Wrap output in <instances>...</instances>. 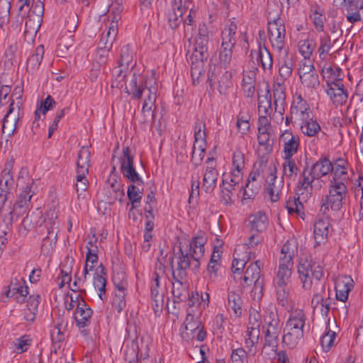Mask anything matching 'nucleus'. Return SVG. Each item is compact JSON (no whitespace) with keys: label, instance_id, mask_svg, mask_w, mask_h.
Returning a JSON list of instances; mask_svg holds the SVG:
<instances>
[{"label":"nucleus","instance_id":"1","mask_svg":"<svg viewBox=\"0 0 363 363\" xmlns=\"http://www.w3.org/2000/svg\"><path fill=\"white\" fill-rule=\"evenodd\" d=\"M333 170V165L328 158L320 159L310 169L306 164L297 184V194L303 195V198L306 195H311L314 180L327 175Z\"/></svg>","mask_w":363,"mask_h":363},{"label":"nucleus","instance_id":"2","mask_svg":"<svg viewBox=\"0 0 363 363\" xmlns=\"http://www.w3.org/2000/svg\"><path fill=\"white\" fill-rule=\"evenodd\" d=\"M297 271L302 287L305 290L313 289L314 291L320 285H325L324 282L320 281L323 276V267L313 262L311 258L301 259Z\"/></svg>","mask_w":363,"mask_h":363},{"label":"nucleus","instance_id":"3","mask_svg":"<svg viewBox=\"0 0 363 363\" xmlns=\"http://www.w3.org/2000/svg\"><path fill=\"white\" fill-rule=\"evenodd\" d=\"M36 188L37 186L33 179L30 183L27 184L18 195L12 209L4 219L6 223V228L9 231L11 230L13 220H18L27 211L30 199L34 195Z\"/></svg>","mask_w":363,"mask_h":363},{"label":"nucleus","instance_id":"4","mask_svg":"<svg viewBox=\"0 0 363 363\" xmlns=\"http://www.w3.org/2000/svg\"><path fill=\"white\" fill-rule=\"evenodd\" d=\"M264 345L277 348L279 336L282 330V324L276 311H267L264 318Z\"/></svg>","mask_w":363,"mask_h":363},{"label":"nucleus","instance_id":"5","mask_svg":"<svg viewBox=\"0 0 363 363\" xmlns=\"http://www.w3.org/2000/svg\"><path fill=\"white\" fill-rule=\"evenodd\" d=\"M193 261V255L190 254L187 249L184 250L183 247L179 246L177 252L174 251L170 262L172 277L185 279L187 276V269L191 267L193 271H197L198 269H194Z\"/></svg>","mask_w":363,"mask_h":363},{"label":"nucleus","instance_id":"6","mask_svg":"<svg viewBox=\"0 0 363 363\" xmlns=\"http://www.w3.org/2000/svg\"><path fill=\"white\" fill-rule=\"evenodd\" d=\"M347 194V187L342 182H337L335 178L331 180L329 194L322 199L320 211L325 214L329 205L333 211H339L342 206V200Z\"/></svg>","mask_w":363,"mask_h":363},{"label":"nucleus","instance_id":"7","mask_svg":"<svg viewBox=\"0 0 363 363\" xmlns=\"http://www.w3.org/2000/svg\"><path fill=\"white\" fill-rule=\"evenodd\" d=\"M252 284H254V286L251 291V296L254 300H260L263 295L264 280L261 278V269L258 260L247 267L241 284L243 287H246Z\"/></svg>","mask_w":363,"mask_h":363},{"label":"nucleus","instance_id":"8","mask_svg":"<svg viewBox=\"0 0 363 363\" xmlns=\"http://www.w3.org/2000/svg\"><path fill=\"white\" fill-rule=\"evenodd\" d=\"M43 13L44 8L41 6L39 0L33 9H29L24 31L25 39L28 43L33 41V38L41 26Z\"/></svg>","mask_w":363,"mask_h":363},{"label":"nucleus","instance_id":"9","mask_svg":"<svg viewBox=\"0 0 363 363\" xmlns=\"http://www.w3.org/2000/svg\"><path fill=\"white\" fill-rule=\"evenodd\" d=\"M268 21L269 38L273 48L278 51H281L285 45V26L282 19L279 17L272 18Z\"/></svg>","mask_w":363,"mask_h":363},{"label":"nucleus","instance_id":"10","mask_svg":"<svg viewBox=\"0 0 363 363\" xmlns=\"http://www.w3.org/2000/svg\"><path fill=\"white\" fill-rule=\"evenodd\" d=\"M121 172L123 176L130 182L138 185H143V180L136 172L134 167V155L131 154L128 147L123 150V155L121 157Z\"/></svg>","mask_w":363,"mask_h":363},{"label":"nucleus","instance_id":"11","mask_svg":"<svg viewBox=\"0 0 363 363\" xmlns=\"http://www.w3.org/2000/svg\"><path fill=\"white\" fill-rule=\"evenodd\" d=\"M232 73L220 67L213 65L208 72V79L210 86L218 83V91L221 94H225L227 89L232 86Z\"/></svg>","mask_w":363,"mask_h":363},{"label":"nucleus","instance_id":"12","mask_svg":"<svg viewBox=\"0 0 363 363\" xmlns=\"http://www.w3.org/2000/svg\"><path fill=\"white\" fill-rule=\"evenodd\" d=\"M59 221L57 219H48L45 221L47 236L43 239L41 250L45 255H49L57 242V236L59 231Z\"/></svg>","mask_w":363,"mask_h":363},{"label":"nucleus","instance_id":"13","mask_svg":"<svg viewBox=\"0 0 363 363\" xmlns=\"http://www.w3.org/2000/svg\"><path fill=\"white\" fill-rule=\"evenodd\" d=\"M207 238L205 233L199 232V233L193 238L189 245L186 246L188 252L193 255L194 257V269H199L200 267L199 259L203 256L205 252L204 245Z\"/></svg>","mask_w":363,"mask_h":363},{"label":"nucleus","instance_id":"14","mask_svg":"<svg viewBox=\"0 0 363 363\" xmlns=\"http://www.w3.org/2000/svg\"><path fill=\"white\" fill-rule=\"evenodd\" d=\"M325 292V285H320L313 291V296L311 300V306L313 311L320 312L322 316H328L330 310L331 299L330 297L325 298L323 294Z\"/></svg>","mask_w":363,"mask_h":363},{"label":"nucleus","instance_id":"15","mask_svg":"<svg viewBox=\"0 0 363 363\" xmlns=\"http://www.w3.org/2000/svg\"><path fill=\"white\" fill-rule=\"evenodd\" d=\"M297 252V245L295 240H287L281 249L279 258V267L293 269L294 257Z\"/></svg>","mask_w":363,"mask_h":363},{"label":"nucleus","instance_id":"16","mask_svg":"<svg viewBox=\"0 0 363 363\" xmlns=\"http://www.w3.org/2000/svg\"><path fill=\"white\" fill-rule=\"evenodd\" d=\"M325 91L335 106L342 105L347 101V94L341 80L327 83Z\"/></svg>","mask_w":363,"mask_h":363},{"label":"nucleus","instance_id":"17","mask_svg":"<svg viewBox=\"0 0 363 363\" xmlns=\"http://www.w3.org/2000/svg\"><path fill=\"white\" fill-rule=\"evenodd\" d=\"M92 314L93 311L83 299L78 301L74 318L79 329L84 328L90 324Z\"/></svg>","mask_w":363,"mask_h":363},{"label":"nucleus","instance_id":"18","mask_svg":"<svg viewBox=\"0 0 363 363\" xmlns=\"http://www.w3.org/2000/svg\"><path fill=\"white\" fill-rule=\"evenodd\" d=\"M13 101L9 105V109L3 119L2 132L11 137L18 128V113H13Z\"/></svg>","mask_w":363,"mask_h":363},{"label":"nucleus","instance_id":"19","mask_svg":"<svg viewBox=\"0 0 363 363\" xmlns=\"http://www.w3.org/2000/svg\"><path fill=\"white\" fill-rule=\"evenodd\" d=\"M208 37L197 36L195 40L194 51L187 54L188 59L207 60L209 54L208 52Z\"/></svg>","mask_w":363,"mask_h":363},{"label":"nucleus","instance_id":"20","mask_svg":"<svg viewBox=\"0 0 363 363\" xmlns=\"http://www.w3.org/2000/svg\"><path fill=\"white\" fill-rule=\"evenodd\" d=\"M354 287V281L351 277L345 276L337 279L335 283L336 298L337 300L345 303L347 300L349 292Z\"/></svg>","mask_w":363,"mask_h":363},{"label":"nucleus","instance_id":"21","mask_svg":"<svg viewBox=\"0 0 363 363\" xmlns=\"http://www.w3.org/2000/svg\"><path fill=\"white\" fill-rule=\"evenodd\" d=\"M330 223L327 218H319L314 224L313 235L316 245L325 244L328 240Z\"/></svg>","mask_w":363,"mask_h":363},{"label":"nucleus","instance_id":"22","mask_svg":"<svg viewBox=\"0 0 363 363\" xmlns=\"http://www.w3.org/2000/svg\"><path fill=\"white\" fill-rule=\"evenodd\" d=\"M280 140L284 143V157H293L299 146V138L294 135L291 132H285L281 135Z\"/></svg>","mask_w":363,"mask_h":363},{"label":"nucleus","instance_id":"23","mask_svg":"<svg viewBox=\"0 0 363 363\" xmlns=\"http://www.w3.org/2000/svg\"><path fill=\"white\" fill-rule=\"evenodd\" d=\"M93 286L96 290L99 291V296L101 300H104L106 294V271L101 263L95 269Z\"/></svg>","mask_w":363,"mask_h":363},{"label":"nucleus","instance_id":"24","mask_svg":"<svg viewBox=\"0 0 363 363\" xmlns=\"http://www.w3.org/2000/svg\"><path fill=\"white\" fill-rule=\"evenodd\" d=\"M267 217L262 211L250 215L248 218L247 226L250 227L251 232H262L267 229Z\"/></svg>","mask_w":363,"mask_h":363},{"label":"nucleus","instance_id":"25","mask_svg":"<svg viewBox=\"0 0 363 363\" xmlns=\"http://www.w3.org/2000/svg\"><path fill=\"white\" fill-rule=\"evenodd\" d=\"M284 162L282 164V177H286L289 180L295 182L299 172V168L298 163H301L300 161L296 162L293 157H284Z\"/></svg>","mask_w":363,"mask_h":363},{"label":"nucleus","instance_id":"26","mask_svg":"<svg viewBox=\"0 0 363 363\" xmlns=\"http://www.w3.org/2000/svg\"><path fill=\"white\" fill-rule=\"evenodd\" d=\"M279 65V75L284 82L291 77L294 67L293 58L289 55L286 50H284V55L280 57Z\"/></svg>","mask_w":363,"mask_h":363},{"label":"nucleus","instance_id":"27","mask_svg":"<svg viewBox=\"0 0 363 363\" xmlns=\"http://www.w3.org/2000/svg\"><path fill=\"white\" fill-rule=\"evenodd\" d=\"M90 157L91 152L89 148L86 146L82 147L78 153L76 172L86 175L90 167Z\"/></svg>","mask_w":363,"mask_h":363},{"label":"nucleus","instance_id":"28","mask_svg":"<svg viewBox=\"0 0 363 363\" xmlns=\"http://www.w3.org/2000/svg\"><path fill=\"white\" fill-rule=\"evenodd\" d=\"M173 279L174 281L172 283V293L174 302L184 301L189 297V292L186 285L183 282L184 279H178L177 277H173Z\"/></svg>","mask_w":363,"mask_h":363},{"label":"nucleus","instance_id":"29","mask_svg":"<svg viewBox=\"0 0 363 363\" xmlns=\"http://www.w3.org/2000/svg\"><path fill=\"white\" fill-rule=\"evenodd\" d=\"M44 47L39 45L35 48L33 53L27 60L26 71L29 73H35L40 67L41 61L43 57Z\"/></svg>","mask_w":363,"mask_h":363},{"label":"nucleus","instance_id":"30","mask_svg":"<svg viewBox=\"0 0 363 363\" xmlns=\"http://www.w3.org/2000/svg\"><path fill=\"white\" fill-rule=\"evenodd\" d=\"M39 295L30 296L27 301L26 308L24 309L23 318L26 320L33 322L35 320L38 307L40 303Z\"/></svg>","mask_w":363,"mask_h":363},{"label":"nucleus","instance_id":"31","mask_svg":"<svg viewBox=\"0 0 363 363\" xmlns=\"http://www.w3.org/2000/svg\"><path fill=\"white\" fill-rule=\"evenodd\" d=\"M257 140L259 144L258 153L261 155L262 160H267L265 156L271 154L273 150L274 139L272 138V134L262 135L257 137Z\"/></svg>","mask_w":363,"mask_h":363},{"label":"nucleus","instance_id":"32","mask_svg":"<svg viewBox=\"0 0 363 363\" xmlns=\"http://www.w3.org/2000/svg\"><path fill=\"white\" fill-rule=\"evenodd\" d=\"M296 195L297 197L289 198L286 202V208L288 210L289 213L292 214L294 213L301 215L302 210L303 209V201H306L309 195H306L303 198V195H298L297 194V189H296Z\"/></svg>","mask_w":363,"mask_h":363},{"label":"nucleus","instance_id":"33","mask_svg":"<svg viewBox=\"0 0 363 363\" xmlns=\"http://www.w3.org/2000/svg\"><path fill=\"white\" fill-rule=\"evenodd\" d=\"M252 54V55H255L257 65L261 64L264 69L272 68L273 63L272 57L266 47H262L259 45L258 51L253 52Z\"/></svg>","mask_w":363,"mask_h":363},{"label":"nucleus","instance_id":"34","mask_svg":"<svg viewBox=\"0 0 363 363\" xmlns=\"http://www.w3.org/2000/svg\"><path fill=\"white\" fill-rule=\"evenodd\" d=\"M302 123L301 130L304 135L308 136H314L320 130V126L319 123L313 120L311 115H306V117L301 118Z\"/></svg>","mask_w":363,"mask_h":363},{"label":"nucleus","instance_id":"35","mask_svg":"<svg viewBox=\"0 0 363 363\" xmlns=\"http://www.w3.org/2000/svg\"><path fill=\"white\" fill-rule=\"evenodd\" d=\"M218 173L217 170L211 167L206 169L203 179V187L205 189L206 192L210 193L213 191L216 186Z\"/></svg>","mask_w":363,"mask_h":363},{"label":"nucleus","instance_id":"36","mask_svg":"<svg viewBox=\"0 0 363 363\" xmlns=\"http://www.w3.org/2000/svg\"><path fill=\"white\" fill-rule=\"evenodd\" d=\"M236 30L237 26L233 23H231L230 25L225 27L222 31L221 45L234 48L236 44Z\"/></svg>","mask_w":363,"mask_h":363},{"label":"nucleus","instance_id":"37","mask_svg":"<svg viewBox=\"0 0 363 363\" xmlns=\"http://www.w3.org/2000/svg\"><path fill=\"white\" fill-rule=\"evenodd\" d=\"M142 186L132 183L128 188L127 195L132 205L131 210L140 206L143 191V188L140 187Z\"/></svg>","mask_w":363,"mask_h":363},{"label":"nucleus","instance_id":"38","mask_svg":"<svg viewBox=\"0 0 363 363\" xmlns=\"http://www.w3.org/2000/svg\"><path fill=\"white\" fill-rule=\"evenodd\" d=\"M306 322V315L303 310L296 309L291 312L289 318L286 323V325L299 330H303Z\"/></svg>","mask_w":363,"mask_h":363},{"label":"nucleus","instance_id":"39","mask_svg":"<svg viewBox=\"0 0 363 363\" xmlns=\"http://www.w3.org/2000/svg\"><path fill=\"white\" fill-rule=\"evenodd\" d=\"M258 110L259 112L263 113V116L270 115L272 111V96L269 90L267 91L264 96H259L258 97Z\"/></svg>","mask_w":363,"mask_h":363},{"label":"nucleus","instance_id":"40","mask_svg":"<svg viewBox=\"0 0 363 363\" xmlns=\"http://www.w3.org/2000/svg\"><path fill=\"white\" fill-rule=\"evenodd\" d=\"M185 10L180 8H175L172 6V9L168 13V22L172 29H176L183 21V13Z\"/></svg>","mask_w":363,"mask_h":363},{"label":"nucleus","instance_id":"41","mask_svg":"<svg viewBox=\"0 0 363 363\" xmlns=\"http://www.w3.org/2000/svg\"><path fill=\"white\" fill-rule=\"evenodd\" d=\"M228 306L233 311L235 315L238 317L240 316L242 314V301L240 295L234 291H230L228 294Z\"/></svg>","mask_w":363,"mask_h":363},{"label":"nucleus","instance_id":"42","mask_svg":"<svg viewBox=\"0 0 363 363\" xmlns=\"http://www.w3.org/2000/svg\"><path fill=\"white\" fill-rule=\"evenodd\" d=\"M191 62V74L194 83H199V79L204 74L203 63L205 60L188 59Z\"/></svg>","mask_w":363,"mask_h":363},{"label":"nucleus","instance_id":"43","mask_svg":"<svg viewBox=\"0 0 363 363\" xmlns=\"http://www.w3.org/2000/svg\"><path fill=\"white\" fill-rule=\"evenodd\" d=\"M315 48V42L312 39L307 38L298 43L299 52L306 60L310 59Z\"/></svg>","mask_w":363,"mask_h":363},{"label":"nucleus","instance_id":"44","mask_svg":"<svg viewBox=\"0 0 363 363\" xmlns=\"http://www.w3.org/2000/svg\"><path fill=\"white\" fill-rule=\"evenodd\" d=\"M277 299L279 305L285 306L288 304L289 288L288 284H275Z\"/></svg>","mask_w":363,"mask_h":363},{"label":"nucleus","instance_id":"45","mask_svg":"<svg viewBox=\"0 0 363 363\" xmlns=\"http://www.w3.org/2000/svg\"><path fill=\"white\" fill-rule=\"evenodd\" d=\"M128 72V67L121 65L118 64V66L113 68V83L115 84L116 87H122L123 82L125 81V78Z\"/></svg>","mask_w":363,"mask_h":363},{"label":"nucleus","instance_id":"46","mask_svg":"<svg viewBox=\"0 0 363 363\" xmlns=\"http://www.w3.org/2000/svg\"><path fill=\"white\" fill-rule=\"evenodd\" d=\"M77 172V182L75 184V188L76 191L77 192V196L78 199H80L81 197L82 199L85 198L84 193L87 190L89 182L86 179V175H83L81 174V172Z\"/></svg>","mask_w":363,"mask_h":363},{"label":"nucleus","instance_id":"47","mask_svg":"<svg viewBox=\"0 0 363 363\" xmlns=\"http://www.w3.org/2000/svg\"><path fill=\"white\" fill-rule=\"evenodd\" d=\"M234 259L232 263V272L233 273L241 274L245 264H247L249 257L246 255L242 258L240 257V255L238 253V250L235 249L234 252Z\"/></svg>","mask_w":363,"mask_h":363},{"label":"nucleus","instance_id":"48","mask_svg":"<svg viewBox=\"0 0 363 363\" xmlns=\"http://www.w3.org/2000/svg\"><path fill=\"white\" fill-rule=\"evenodd\" d=\"M309 106L306 101L302 102L292 103L291 108V114L299 115L300 119L304 118L306 115H310L308 112Z\"/></svg>","mask_w":363,"mask_h":363},{"label":"nucleus","instance_id":"49","mask_svg":"<svg viewBox=\"0 0 363 363\" xmlns=\"http://www.w3.org/2000/svg\"><path fill=\"white\" fill-rule=\"evenodd\" d=\"M113 284L117 289L116 291L125 292L128 286L125 274L123 272H118L113 274Z\"/></svg>","mask_w":363,"mask_h":363},{"label":"nucleus","instance_id":"50","mask_svg":"<svg viewBox=\"0 0 363 363\" xmlns=\"http://www.w3.org/2000/svg\"><path fill=\"white\" fill-rule=\"evenodd\" d=\"M292 269L283 267H279L277 272L276 284H288L291 281Z\"/></svg>","mask_w":363,"mask_h":363},{"label":"nucleus","instance_id":"51","mask_svg":"<svg viewBox=\"0 0 363 363\" xmlns=\"http://www.w3.org/2000/svg\"><path fill=\"white\" fill-rule=\"evenodd\" d=\"M301 83L307 87L313 88L319 84L318 75L315 71L299 77Z\"/></svg>","mask_w":363,"mask_h":363},{"label":"nucleus","instance_id":"52","mask_svg":"<svg viewBox=\"0 0 363 363\" xmlns=\"http://www.w3.org/2000/svg\"><path fill=\"white\" fill-rule=\"evenodd\" d=\"M336 337V333L330 329L322 336L320 340L321 346L325 351H328L334 344V340Z\"/></svg>","mask_w":363,"mask_h":363},{"label":"nucleus","instance_id":"53","mask_svg":"<svg viewBox=\"0 0 363 363\" xmlns=\"http://www.w3.org/2000/svg\"><path fill=\"white\" fill-rule=\"evenodd\" d=\"M247 353L243 348L232 350L230 360L232 363H247Z\"/></svg>","mask_w":363,"mask_h":363},{"label":"nucleus","instance_id":"54","mask_svg":"<svg viewBox=\"0 0 363 363\" xmlns=\"http://www.w3.org/2000/svg\"><path fill=\"white\" fill-rule=\"evenodd\" d=\"M259 337V328H252L251 330H247V338L245 340V345L247 347L250 348L254 347L258 343Z\"/></svg>","mask_w":363,"mask_h":363},{"label":"nucleus","instance_id":"55","mask_svg":"<svg viewBox=\"0 0 363 363\" xmlns=\"http://www.w3.org/2000/svg\"><path fill=\"white\" fill-rule=\"evenodd\" d=\"M301 338H303V336L296 334V333H292L290 331H286L284 332L282 341L289 348H294Z\"/></svg>","mask_w":363,"mask_h":363},{"label":"nucleus","instance_id":"56","mask_svg":"<svg viewBox=\"0 0 363 363\" xmlns=\"http://www.w3.org/2000/svg\"><path fill=\"white\" fill-rule=\"evenodd\" d=\"M320 9L315 10L314 12L311 15V18L315 26V29L318 32L323 31L324 21L325 17L322 12L320 11Z\"/></svg>","mask_w":363,"mask_h":363},{"label":"nucleus","instance_id":"57","mask_svg":"<svg viewBox=\"0 0 363 363\" xmlns=\"http://www.w3.org/2000/svg\"><path fill=\"white\" fill-rule=\"evenodd\" d=\"M233 48L221 45L219 54L220 63L224 67L230 65L232 59Z\"/></svg>","mask_w":363,"mask_h":363},{"label":"nucleus","instance_id":"58","mask_svg":"<svg viewBox=\"0 0 363 363\" xmlns=\"http://www.w3.org/2000/svg\"><path fill=\"white\" fill-rule=\"evenodd\" d=\"M283 186V181L278 182L274 185L265 188V191L269 194L272 202H276L279 199V194Z\"/></svg>","mask_w":363,"mask_h":363},{"label":"nucleus","instance_id":"59","mask_svg":"<svg viewBox=\"0 0 363 363\" xmlns=\"http://www.w3.org/2000/svg\"><path fill=\"white\" fill-rule=\"evenodd\" d=\"M63 323L62 318H59V321L54 328L50 331V337L53 343L61 342L65 339V335L61 331V326Z\"/></svg>","mask_w":363,"mask_h":363},{"label":"nucleus","instance_id":"60","mask_svg":"<svg viewBox=\"0 0 363 363\" xmlns=\"http://www.w3.org/2000/svg\"><path fill=\"white\" fill-rule=\"evenodd\" d=\"M38 218H39L38 215L35 216L33 212H28L22 220L21 225L26 230H30L38 224Z\"/></svg>","mask_w":363,"mask_h":363},{"label":"nucleus","instance_id":"61","mask_svg":"<svg viewBox=\"0 0 363 363\" xmlns=\"http://www.w3.org/2000/svg\"><path fill=\"white\" fill-rule=\"evenodd\" d=\"M126 293L123 291H116L115 296L113 300V305L118 313H121L125 308Z\"/></svg>","mask_w":363,"mask_h":363},{"label":"nucleus","instance_id":"62","mask_svg":"<svg viewBox=\"0 0 363 363\" xmlns=\"http://www.w3.org/2000/svg\"><path fill=\"white\" fill-rule=\"evenodd\" d=\"M267 160H260L258 163L259 167H257V164L254 165L253 171L250 174L249 177L247 179V182L250 183L251 182L257 181V178L261 175L263 172V167L265 166Z\"/></svg>","mask_w":363,"mask_h":363},{"label":"nucleus","instance_id":"63","mask_svg":"<svg viewBox=\"0 0 363 363\" xmlns=\"http://www.w3.org/2000/svg\"><path fill=\"white\" fill-rule=\"evenodd\" d=\"M132 55L128 46H123L121 50V57L118 60V64L128 67L132 62Z\"/></svg>","mask_w":363,"mask_h":363},{"label":"nucleus","instance_id":"64","mask_svg":"<svg viewBox=\"0 0 363 363\" xmlns=\"http://www.w3.org/2000/svg\"><path fill=\"white\" fill-rule=\"evenodd\" d=\"M346 161L342 158H339L336 160L335 167H333L335 179L340 178L342 176L347 174L345 168Z\"/></svg>","mask_w":363,"mask_h":363}]
</instances>
